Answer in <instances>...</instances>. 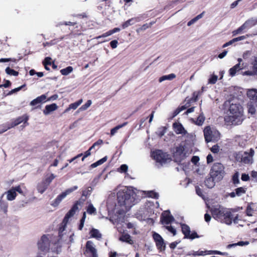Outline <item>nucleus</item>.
Masks as SVG:
<instances>
[{
    "label": "nucleus",
    "instance_id": "nucleus-1",
    "mask_svg": "<svg viewBox=\"0 0 257 257\" xmlns=\"http://www.w3.org/2000/svg\"><path fill=\"white\" fill-rule=\"evenodd\" d=\"M228 115L225 117V121L233 125H238L243 120V108L237 103H231L229 108Z\"/></svg>",
    "mask_w": 257,
    "mask_h": 257
},
{
    "label": "nucleus",
    "instance_id": "nucleus-2",
    "mask_svg": "<svg viewBox=\"0 0 257 257\" xmlns=\"http://www.w3.org/2000/svg\"><path fill=\"white\" fill-rule=\"evenodd\" d=\"M118 203L124 206L125 209H130L135 203L136 195L133 190L127 188L119 190L117 193Z\"/></svg>",
    "mask_w": 257,
    "mask_h": 257
},
{
    "label": "nucleus",
    "instance_id": "nucleus-3",
    "mask_svg": "<svg viewBox=\"0 0 257 257\" xmlns=\"http://www.w3.org/2000/svg\"><path fill=\"white\" fill-rule=\"evenodd\" d=\"M192 152L190 145L186 142L182 143L175 148L173 152V157L176 162L180 163L191 154Z\"/></svg>",
    "mask_w": 257,
    "mask_h": 257
},
{
    "label": "nucleus",
    "instance_id": "nucleus-4",
    "mask_svg": "<svg viewBox=\"0 0 257 257\" xmlns=\"http://www.w3.org/2000/svg\"><path fill=\"white\" fill-rule=\"evenodd\" d=\"M224 169V168L221 163H214L210 169L209 175L212 178H215L217 181H219L223 177Z\"/></svg>",
    "mask_w": 257,
    "mask_h": 257
},
{
    "label": "nucleus",
    "instance_id": "nucleus-5",
    "mask_svg": "<svg viewBox=\"0 0 257 257\" xmlns=\"http://www.w3.org/2000/svg\"><path fill=\"white\" fill-rule=\"evenodd\" d=\"M203 132L204 138L207 143L217 141L220 138L219 132L215 128H211L209 126H206Z\"/></svg>",
    "mask_w": 257,
    "mask_h": 257
},
{
    "label": "nucleus",
    "instance_id": "nucleus-6",
    "mask_svg": "<svg viewBox=\"0 0 257 257\" xmlns=\"http://www.w3.org/2000/svg\"><path fill=\"white\" fill-rule=\"evenodd\" d=\"M254 152L250 149L249 152H239L236 154L235 158L237 161L244 164H251L253 162V156Z\"/></svg>",
    "mask_w": 257,
    "mask_h": 257
},
{
    "label": "nucleus",
    "instance_id": "nucleus-7",
    "mask_svg": "<svg viewBox=\"0 0 257 257\" xmlns=\"http://www.w3.org/2000/svg\"><path fill=\"white\" fill-rule=\"evenodd\" d=\"M151 156L157 163L162 165L171 161L169 156L161 150H157L152 152Z\"/></svg>",
    "mask_w": 257,
    "mask_h": 257
},
{
    "label": "nucleus",
    "instance_id": "nucleus-8",
    "mask_svg": "<svg viewBox=\"0 0 257 257\" xmlns=\"http://www.w3.org/2000/svg\"><path fill=\"white\" fill-rule=\"evenodd\" d=\"M17 192L23 195V192L21 189L20 185L12 187L10 189L6 191L2 195V198L6 195V198L8 201H13L16 199L17 196Z\"/></svg>",
    "mask_w": 257,
    "mask_h": 257
},
{
    "label": "nucleus",
    "instance_id": "nucleus-9",
    "mask_svg": "<svg viewBox=\"0 0 257 257\" xmlns=\"http://www.w3.org/2000/svg\"><path fill=\"white\" fill-rule=\"evenodd\" d=\"M50 239L47 235H44L38 242L39 250L42 252H47L51 248Z\"/></svg>",
    "mask_w": 257,
    "mask_h": 257
},
{
    "label": "nucleus",
    "instance_id": "nucleus-10",
    "mask_svg": "<svg viewBox=\"0 0 257 257\" xmlns=\"http://www.w3.org/2000/svg\"><path fill=\"white\" fill-rule=\"evenodd\" d=\"M77 189L78 186H74L72 188L66 189L64 192H62L57 197V198L54 200L51 205L54 207L57 206L63 199H64L67 195L70 194Z\"/></svg>",
    "mask_w": 257,
    "mask_h": 257
},
{
    "label": "nucleus",
    "instance_id": "nucleus-11",
    "mask_svg": "<svg viewBox=\"0 0 257 257\" xmlns=\"http://www.w3.org/2000/svg\"><path fill=\"white\" fill-rule=\"evenodd\" d=\"M182 231L186 238L193 239L195 238H198L199 236L195 231L191 232L190 228L189 226L185 224H181Z\"/></svg>",
    "mask_w": 257,
    "mask_h": 257
},
{
    "label": "nucleus",
    "instance_id": "nucleus-12",
    "mask_svg": "<svg viewBox=\"0 0 257 257\" xmlns=\"http://www.w3.org/2000/svg\"><path fill=\"white\" fill-rule=\"evenodd\" d=\"M81 205V202L79 201H77L75 204L73 205L71 209L68 212V213L66 214L63 222L66 223L69 219L73 216L76 213V211H77L79 209L78 208V205Z\"/></svg>",
    "mask_w": 257,
    "mask_h": 257
},
{
    "label": "nucleus",
    "instance_id": "nucleus-13",
    "mask_svg": "<svg viewBox=\"0 0 257 257\" xmlns=\"http://www.w3.org/2000/svg\"><path fill=\"white\" fill-rule=\"evenodd\" d=\"M86 251L89 255L91 254V257H98L97 250L95 245L91 240H88L86 243Z\"/></svg>",
    "mask_w": 257,
    "mask_h": 257
},
{
    "label": "nucleus",
    "instance_id": "nucleus-14",
    "mask_svg": "<svg viewBox=\"0 0 257 257\" xmlns=\"http://www.w3.org/2000/svg\"><path fill=\"white\" fill-rule=\"evenodd\" d=\"M174 220L173 216L169 210L164 211L161 217V221L163 224L168 225Z\"/></svg>",
    "mask_w": 257,
    "mask_h": 257
},
{
    "label": "nucleus",
    "instance_id": "nucleus-15",
    "mask_svg": "<svg viewBox=\"0 0 257 257\" xmlns=\"http://www.w3.org/2000/svg\"><path fill=\"white\" fill-rule=\"evenodd\" d=\"M227 208L219 207V208H214L211 209V213L213 217L218 220L220 221V219L222 218V216L225 212Z\"/></svg>",
    "mask_w": 257,
    "mask_h": 257
},
{
    "label": "nucleus",
    "instance_id": "nucleus-16",
    "mask_svg": "<svg viewBox=\"0 0 257 257\" xmlns=\"http://www.w3.org/2000/svg\"><path fill=\"white\" fill-rule=\"evenodd\" d=\"M153 238L155 241L156 246L160 250H164L165 249V244L162 236L158 233L155 232L153 234Z\"/></svg>",
    "mask_w": 257,
    "mask_h": 257
},
{
    "label": "nucleus",
    "instance_id": "nucleus-17",
    "mask_svg": "<svg viewBox=\"0 0 257 257\" xmlns=\"http://www.w3.org/2000/svg\"><path fill=\"white\" fill-rule=\"evenodd\" d=\"M221 223H225L227 225H230L232 222V213L229 209H226L220 221Z\"/></svg>",
    "mask_w": 257,
    "mask_h": 257
},
{
    "label": "nucleus",
    "instance_id": "nucleus-18",
    "mask_svg": "<svg viewBox=\"0 0 257 257\" xmlns=\"http://www.w3.org/2000/svg\"><path fill=\"white\" fill-rule=\"evenodd\" d=\"M173 127L175 132L177 134H181L182 135H186L187 134V132L182 124L179 122H174L173 124Z\"/></svg>",
    "mask_w": 257,
    "mask_h": 257
},
{
    "label": "nucleus",
    "instance_id": "nucleus-19",
    "mask_svg": "<svg viewBox=\"0 0 257 257\" xmlns=\"http://www.w3.org/2000/svg\"><path fill=\"white\" fill-rule=\"evenodd\" d=\"M28 120V117L26 116L24 118L23 117H19L16 120H15L14 121H13L11 124L9 125V126L7 127V128L4 130L3 131V133L5 132L8 130L10 129L11 128H12L15 126L18 125L21 122L24 121V123H27V121Z\"/></svg>",
    "mask_w": 257,
    "mask_h": 257
},
{
    "label": "nucleus",
    "instance_id": "nucleus-20",
    "mask_svg": "<svg viewBox=\"0 0 257 257\" xmlns=\"http://www.w3.org/2000/svg\"><path fill=\"white\" fill-rule=\"evenodd\" d=\"M246 189L244 187H239L235 189L234 192L229 194L230 197L234 198L236 196H241L246 192Z\"/></svg>",
    "mask_w": 257,
    "mask_h": 257
},
{
    "label": "nucleus",
    "instance_id": "nucleus-21",
    "mask_svg": "<svg viewBox=\"0 0 257 257\" xmlns=\"http://www.w3.org/2000/svg\"><path fill=\"white\" fill-rule=\"evenodd\" d=\"M244 67V63L242 64H237L233 67L231 68L229 70V74L231 76H234L237 72L241 70Z\"/></svg>",
    "mask_w": 257,
    "mask_h": 257
},
{
    "label": "nucleus",
    "instance_id": "nucleus-22",
    "mask_svg": "<svg viewBox=\"0 0 257 257\" xmlns=\"http://www.w3.org/2000/svg\"><path fill=\"white\" fill-rule=\"evenodd\" d=\"M46 95L43 94L31 101L30 102V105L32 106H34L41 102H44L46 101Z\"/></svg>",
    "mask_w": 257,
    "mask_h": 257
},
{
    "label": "nucleus",
    "instance_id": "nucleus-23",
    "mask_svg": "<svg viewBox=\"0 0 257 257\" xmlns=\"http://www.w3.org/2000/svg\"><path fill=\"white\" fill-rule=\"evenodd\" d=\"M58 106L56 104L52 103L50 105H47L45 106V109L43 110V113L45 115H48L51 112L56 110Z\"/></svg>",
    "mask_w": 257,
    "mask_h": 257
},
{
    "label": "nucleus",
    "instance_id": "nucleus-24",
    "mask_svg": "<svg viewBox=\"0 0 257 257\" xmlns=\"http://www.w3.org/2000/svg\"><path fill=\"white\" fill-rule=\"evenodd\" d=\"M8 203L3 200L2 196L0 198V212L3 213L7 215L8 213Z\"/></svg>",
    "mask_w": 257,
    "mask_h": 257
},
{
    "label": "nucleus",
    "instance_id": "nucleus-25",
    "mask_svg": "<svg viewBox=\"0 0 257 257\" xmlns=\"http://www.w3.org/2000/svg\"><path fill=\"white\" fill-rule=\"evenodd\" d=\"M140 19L138 17L133 18L125 21L122 24V29H124L130 26L135 24L136 22L140 21Z\"/></svg>",
    "mask_w": 257,
    "mask_h": 257
},
{
    "label": "nucleus",
    "instance_id": "nucleus-26",
    "mask_svg": "<svg viewBox=\"0 0 257 257\" xmlns=\"http://www.w3.org/2000/svg\"><path fill=\"white\" fill-rule=\"evenodd\" d=\"M90 237L91 238H95L97 240H100L102 238V234L100 231L95 228H92L89 232Z\"/></svg>",
    "mask_w": 257,
    "mask_h": 257
},
{
    "label": "nucleus",
    "instance_id": "nucleus-27",
    "mask_svg": "<svg viewBox=\"0 0 257 257\" xmlns=\"http://www.w3.org/2000/svg\"><path fill=\"white\" fill-rule=\"evenodd\" d=\"M48 187V185L43 180L38 184L37 189L39 193L43 194Z\"/></svg>",
    "mask_w": 257,
    "mask_h": 257
},
{
    "label": "nucleus",
    "instance_id": "nucleus-28",
    "mask_svg": "<svg viewBox=\"0 0 257 257\" xmlns=\"http://www.w3.org/2000/svg\"><path fill=\"white\" fill-rule=\"evenodd\" d=\"M247 96L252 101L257 102V89H251L247 92Z\"/></svg>",
    "mask_w": 257,
    "mask_h": 257
},
{
    "label": "nucleus",
    "instance_id": "nucleus-29",
    "mask_svg": "<svg viewBox=\"0 0 257 257\" xmlns=\"http://www.w3.org/2000/svg\"><path fill=\"white\" fill-rule=\"evenodd\" d=\"M119 239L122 242H125L130 244L134 243L133 240L131 239V236L127 233L122 234L119 237Z\"/></svg>",
    "mask_w": 257,
    "mask_h": 257
},
{
    "label": "nucleus",
    "instance_id": "nucleus-30",
    "mask_svg": "<svg viewBox=\"0 0 257 257\" xmlns=\"http://www.w3.org/2000/svg\"><path fill=\"white\" fill-rule=\"evenodd\" d=\"M215 182H217L215 178H212L210 176L209 177L206 178L205 181V185L209 188H213L215 185Z\"/></svg>",
    "mask_w": 257,
    "mask_h": 257
},
{
    "label": "nucleus",
    "instance_id": "nucleus-31",
    "mask_svg": "<svg viewBox=\"0 0 257 257\" xmlns=\"http://www.w3.org/2000/svg\"><path fill=\"white\" fill-rule=\"evenodd\" d=\"M205 119V117L202 112L197 117L196 120H195L193 118H191L192 121L198 126L202 125L203 124Z\"/></svg>",
    "mask_w": 257,
    "mask_h": 257
},
{
    "label": "nucleus",
    "instance_id": "nucleus-32",
    "mask_svg": "<svg viewBox=\"0 0 257 257\" xmlns=\"http://www.w3.org/2000/svg\"><path fill=\"white\" fill-rule=\"evenodd\" d=\"M244 24L247 29L251 28L257 25V18H251L246 21Z\"/></svg>",
    "mask_w": 257,
    "mask_h": 257
},
{
    "label": "nucleus",
    "instance_id": "nucleus-33",
    "mask_svg": "<svg viewBox=\"0 0 257 257\" xmlns=\"http://www.w3.org/2000/svg\"><path fill=\"white\" fill-rule=\"evenodd\" d=\"M50 247L51 251L53 252L59 253L61 251V246L60 245L59 241L51 243Z\"/></svg>",
    "mask_w": 257,
    "mask_h": 257
},
{
    "label": "nucleus",
    "instance_id": "nucleus-34",
    "mask_svg": "<svg viewBox=\"0 0 257 257\" xmlns=\"http://www.w3.org/2000/svg\"><path fill=\"white\" fill-rule=\"evenodd\" d=\"M253 67L254 71H246L243 73V75L252 76L255 73L257 74V57L254 59Z\"/></svg>",
    "mask_w": 257,
    "mask_h": 257
},
{
    "label": "nucleus",
    "instance_id": "nucleus-35",
    "mask_svg": "<svg viewBox=\"0 0 257 257\" xmlns=\"http://www.w3.org/2000/svg\"><path fill=\"white\" fill-rule=\"evenodd\" d=\"M92 190L93 188L91 187H88L82 191L81 199L83 201L85 200V199H83V197H85L86 198L89 197Z\"/></svg>",
    "mask_w": 257,
    "mask_h": 257
},
{
    "label": "nucleus",
    "instance_id": "nucleus-36",
    "mask_svg": "<svg viewBox=\"0 0 257 257\" xmlns=\"http://www.w3.org/2000/svg\"><path fill=\"white\" fill-rule=\"evenodd\" d=\"M82 99H81L77 102L70 104L69 107L67 109H66L65 112H68L70 109H76L78 107V106H79L82 103Z\"/></svg>",
    "mask_w": 257,
    "mask_h": 257
},
{
    "label": "nucleus",
    "instance_id": "nucleus-37",
    "mask_svg": "<svg viewBox=\"0 0 257 257\" xmlns=\"http://www.w3.org/2000/svg\"><path fill=\"white\" fill-rule=\"evenodd\" d=\"M176 77V75L174 73H171L167 75H164L159 78V82H162L165 80H171Z\"/></svg>",
    "mask_w": 257,
    "mask_h": 257
},
{
    "label": "nucleus",
    "instance_id": "nucleus-38",
    "mask_svg": "<svg viewBox=\"0 0 257 257\" xmlns=\"http://www.w3.org/2000/svg\"><path fill=\"white\" fill-rule=\"evenodd\" d=\"M127 122H125L123 123L122 124L118 125L116 126L115 127H114V128H112L110 130V136H113L116 133V132H117V131L119 129L125 126L127 124Z\"/></svg>",
    "mask_w": 257,
    "mask_h": 257
},
{
    "label": "nucleus",
    "instance_id": "nucleus-39",
    "mask_svg": "<svg viewBox=\"0 0 257 257\" xmlns=\"http://www.w3.org/2000/svg\"><path fill=\"white\" fill-rule=\"evenodd\" d=\"M56 177V176L54 174H51L50 176L46 177L43 181L48 185L50 184L53 180Z\"/></svg>",
    "mask_w": 257,
    "mask_h": 257
},
{
    "label": "nucleus",
    "instance_id": "nucleus-40",
    "mask_svg": "<svg viewBox=\"0 0 257 257\" xmlns=\"http://www.w3.org/2000/svg\"><path fill=\"white\" fill-rule=\"evenodd\" d=\"M73 69L71 66H68L60 70L61 73L63 75H67L72 72Z\"/></svg>",
    "mask_w": 257,
    "mask_h": 257
},
{
    "label": "nucleus",
    "instance_id": "nucleus-41",
    "mask_svg": "<svg viewBox=\"0 0 257 257\" xmlns=\"http://www.w3.org/2000/svg\"><path fill=\"white\" fill-rule=\"evenodd\" d=\"M239 174L238 172L235 173V174L232 176V182L235 185L239 183Z\"/></svg>",
    "mask_w": 257,
    "mask_h": 257
},
{
    "label": "nucleus",
    "instance_id": "nucleus-42",
    "mask_svg": "<svg viewBox=\"0 0 257 257\" xmlns=\"http://www.w3.org/2000/svg\"><path fill=\"white\" fill-rule=\"evenodd\" d=\"M247 29L245 27V26L244 25V24H243L242 25H241L240 27H239L237 29L233 31L232 32V35L233 36H235L238 34H240L241 33V32Z\"/></svg>",
    "mask_w": 257,
    "mask_h": 257
},
{
    "label": "nucleus",
    "instance_id": "nucleus-43",
    "mask_svg": "<svg viewBox=\"0 0 257 257\" xmlns=\"http://www.w3.org/2000/svg\"><path fill=\"white\" fill-rule=\"evenodd\" d=\"M202 15H203V13L202 14H200L199 15H198V16H197L195 18H194V19H192L191 20H190V21H189L187 23V26H191L192 24H193L194 23H195L197 21H198L199 19H200V18H202Z\"/></svg>",
    "mask_w": 257,
    "mask_h": 257
},
{
    "label": "nucleus",
    "instance_id": "nucleus-44",
    "mask_svg": "<svg viewBox=\"0 0 257 257\" xmlns=\"http://www.w3.org/2000/svg\"><path fill=\"white\" fill-rule=\"evenodd\" d=\"M6 72L7 74L13 76H17L19 74L18 72L15 71L14 70L11 69L9 67H8L6 69Z\"/></svg>",
    "mask_w": 257,
    "mask_h": 257
},
{
    "label": "nucleus",
    "instance_id": "nucleus-45",
    "mask_svg": "<svg viewBox=\"0 0 257 257\" xmlns=\"http://www.w3.org/2000/svg\"><path fill=\"white\" fill-rule=\"evenodd\" d=\"M86 212H84L83 214V216L82 217V218L80 220V224H79V227H78V229L79 230H82L83 226H84V222H85V219H86Z\"/></svg>",
    "mask_w": 257,
    "mask_h": 257
},
{
    "label": "nucleus",
    "instance_id": "nucleus-46",
    "mask_svg": "<svg viewBox=\"0 0 257 257\" xmlns=\"http://www.w3.org/2000/svg\"><path fill=\"white\" fill-rule=\"evenodd\" d=\"M165 228L167 229L169 232L172 233L174 236L176 234V229L171 225H166L165 226Z\"/></svg>",
    "mask_w": 257,
    "mask_h": 257
},
{
    "label": "nucleus",
    "instance_id": "nucleus-47",
    "mask_svg": "<svg viewBox=\"0 0 257 257\" xmlns=\"http://www.w3.org/2000/svg\"><path fill=\"white\" fill-rule=\"evenodd\" d=\"M91 103V100H88L85 104L81 106V107L79 108V110H85L87 109L90 106Z\"/></svg>",
    "mask_w": 257,
    "mask_h": 257
},
{
    "label": "nucleus",
    "instance_id": "nucleus-48",
    "mask_svg": "<svg viewBox=\"0 0 257 257\" xmlns=\"http://www.w3.org/2000/svg\"><path fill=\"white\" fill-rule=\"evenodd\" d=\"M87 212L89 214H92L96 212V209L92 204H89L87 209Z\"/></svg>",
    "mask_w": 257,
    "mask_h": 257
},
{
    "label": "nucleus",
    "instance_id": "nucleus-49",
    "mask_svg": "<svg viewBox=\"0 0 257 257\" xmlns=\"http://www.w3.org/2000/svg\"><path fill=\"white\" fill-rule=\"evenodd\" d=\"M251 51L247 50L243 52L242 57L244 60H247L251 56Z\"/></svg>",
    "mask_w": 257,
    "mask_h": 257
},
{
    "label": "nucleus",
    "instance_id": "nucleus-50",
    "mask_svg": "<svg viewBox=\"0 0 257 257\" xmlns=\"http://www.w3.org/2000/svg\"><path fill=\"white\" fill-rule=\"evenodd\" d=\"M252 212H253V208L251 207V204L248 205L246 210V212L247 215L249 216H252Z\"/></svg>",
    "mask_w": 257,
    "mask_h": 257
},
{
    "label": "nucleus",
    "instance_id": "nucleus-51",
    "mask_svg": "<svg viewBox=\"0 0 257 257\" xmlns=\"http://www.w3.org/2000/svg\"><path fill=\"white\" fill-rule=\"evenodd\" d=\"M218 77L216 75H212L208 80V83L210 84H215L217 80Z\"/></svg>",
    "mask_w": 257,
    "mask_h": 257
},
{
    "label": "nucleus",
    "instance_id": "nucleus-52",
    "mask_svg": "<svg viewBox=\"0 0 257 257\" xmlns=\"http://www.w3.org/2000/svg\"><path fill=\"white\" fill-rule=\"evenodd\" d=\"M148 196L157 199L159 197V194L158 193L155 192L153 191H151L148 192Z\"/></svg>",
    "mask_w": 257,
    "mask_h": 257
},
{
    "label": "nucleus",
    "instance_id": "nucleus-53",
    "mask_svg": "<svg viewBox=\"0 0 257 257\" xmlns=\"http://www.w3.org/2000/svg\"><path fill=\"white\" fill-rule=\"evenodd\" d=\"M25 85H22L21 86H20L19 87H17V88H16L14 89H12L11 91H10L9 93H8V95H11L14 93H16V92H18L19 91H20Z\"/></svg>",
    "mask_w": 257,
    "mask_h": 257
},
{
    "label": "nucleus",
    "instance_id": "nucleus-54",
    "mask_svg": "<svg viewBox=\"0 0 257 257\" xmlns=\"http://www.w3.org/2000/svg\"><path fill=\"white\" fill-rule=\"evenodd\" d=\"M154 23L153 22V23H150L149 24H144L143 25L141 28H140V30L141 31H144L145 30H146L147 29H148V28L150 27Z\"/></svg>",
    "mask_w": 257,
    "mask_h": 257
},
{
    "label": "nucleus",
    "instance_id": "nucleus-55",
    "mask_svg": "<svg viewBox=\"0 0 257 257\" xmlns=\"http://www.w3.org/2000/svg\"><path fill=\"white\" fill-rule=\"evenodd\" d=\"M127 166L126 165L123 164L121 165V166L119 168V171H120L121 172H125L127 171Z\"/></svg>",
    "mask_w": 257,
    "mask_h": 257
},
{
    "label": "nucleus",
    "instance_id": "nucleus-56",
    "mask_svg": "<svg viewBox=\"0 0 257 257\" xmlns=\"http://www.w3.org/2000/svg\"><path fill=\"white\" fill-rule=\"evenodd\" d=\"M51 58L50 57H46L43 63L44 64V65H51Z\"/></svg>",
    "mask_w": 257,
    "mask_h": 257
},
{
    "label": "nucleus",
    "instance_id": "nucleus-57",
    "mask_svg": "<svg viewBox=\"0 0 257 257\" xmlns=\"http://www.w3.org/2000/svg\"><path fill=\"white\" fill-rule=\"evenodd\" d=\"M112 35L111 30L107 31V32L103 34L102 35L97 37V39H99L102 37H106Z\"/></svg>",
    "mask_w": 257,
    "mask_h": 257
},
{
    "label": "nucleus",
    "instance_id": "nucleus-58",
    "mask_svg": "<svg viewBox=\"0 0 257 257\" xmlns=\"http://www.w3.org/2000/svg\"><path fill=\"white\" fill-rule=\"evenodd\" d=\"M166 133V129L165 127H161L159 129L158 131V135L162 137Z\"/></svg>",
    "mask_w": 257,
    "mask_h": 257
},
{
    "label": "nucleus",
    "instance_id": "nucleus-59",
    "mask_svg": "<svg viewBox=\"0 0 257 257\" xmlns=\"http://www.w3.org/2000/svg\"><path fill=\"white\" fill-rule=\"evenodd\" d=\"M211 151L213 153H217L219 151V147L218 145H214L211 148Z\"/></svg>",
    "mask_w": 257,
    "mask_h": 257
},
{
    "label": "nucleus",
    "instance_id": "nucleus-60",
    "mask_svg": "<svg viewBox=\"0 0 257 257\" xmlns=\"http://www.w3.org/2000/svg\"><path fill=\"white\" fill-rule=\"evenodd\" d=\"M118 42L117 40H113L110 42V45L112 48L114 49L116 48L117 46Z\"/></svg>",
    "mask_w": 257,
    "mask_h": 257
},
{
    "label": "nucleus",
    "instance_id": "nucleus-61",
    "mask_svg": "<svg viewBox=\"0 0 257 257\" xmlns=\"http://www.w3.org/2000/svg\"><path fill=\"white\" fill-rule=\"evenodd\" d=\"M249 244V241H240L238 242H237V246H244V245H247Z\"/></svg>",
    "mask_w": 257,
    "mask_h": 257
},
{
    "label": "nucleus",
    "instance_id": "nucleus-62",
    "mask_svg": "<svg viewBox=\"0 0 257 257\" xmlns=\"http://www.w3.org/2000/svg\"><path fill=\"white\" fill-rule=\"evenodd\" d=\"M241 180L243 181H247L249 179V177L248 174H242L241 175Z\"/></svg>",
    "mask_w": 257,
    "mask_h": 257
},
{
    "label": "nucleus",
    "instance_id": "nucleus-63",
    "mask_svg": "<svg viewBox=\"0 0 257 257\" xmlns=\"http://www.w3.org/2000/svg\"><path fill=\"white\" fill-rule=\"evenodd\" d=\"M206 159L207 164H210L213 161V157L211 154L208 155Z\"/></svg>",
    "mask_w": 257,
    "mask_h": 257
},
{
    "label": "nucleus",
    "instance_id": "nucleus-64",
    "mask_svg": "<svg viewBox=\"0 0 257 257\" xmlns=\"http://www.w3.org/2000/svg\"><path fill=\"white\" fill-rule=\"evenodd\" d=\"M107 159V158L106 156L103 157L101 159H100V160H99L97 161V164H98L99 166L101 165V164H103L106 161Z\"/></svg>",
    "mask_w": 257,
    "mask_h": 257
}]
</instances>
